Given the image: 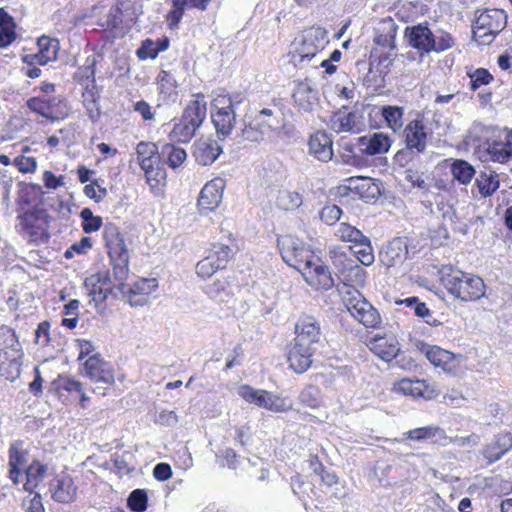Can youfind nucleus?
Segmentation results:
<instances>
[{"label":"nucleus","instance_id":"bb28decb","mask_svg":"<svg viewBox=\"0 0 512 512\" xmlns=\"http://www.w3.org/2000/svg\"><path fill=\"white\" fill-rule=\"evenodd\" d=\"M407 254L406 242L401 238H395L380 253V259L385 266L392 267L402 263L406 259Z\"/></svg>","mask_w":512,"mask_h":512},{"label":"nucleus","instance_id":"aec40b11","mask_svg":"<svg viewBox=\"0 0 512 512\" xmlns=\"http://www.w3.org/2000/svg\"><path fill=\"white\" fill-rule=\"evenodd\" d=\"M368 347L378 358L386 362L394 359L400 351L399 342L392 334L373 337L368 342Z\"/></svg>","mask_w":512,"mask_h":512},{"label":"nucleus","instance_id":"a19ab883","mask_svg":"<svg viewBox=\"0 0 512 512\" xmlns=\"http://www.w3.org/2000/svg\"><path fill=\"white\" fill-rule=\"evenodd\" d=\"M425 387L424 381L401 379L393 385V391L406 396L420 397L424 396Z\"/></svg>","mask_w":512,"mask_h":512},{"label":"nucleus","instance_id":"a878e982","mask_svg":"<svg viewBox=\"0 0 512 512\" xmlns=\"http://www.w3.org/2000/svg\"><path fill=\"white\" fill-rule=\"evenodd\" d=\"M332 144V139L326 132L318 131L309 139V151L318 160L327 162L333 156Z\"/></svg>","mask_w":512,"mask_h":512},{"label":"nucleus","instance_id":"b1692460","mask_svg":"<svg viewBox=\"0 0 512 512\" xmlns=\"http://www.w3.org/2000/svg\"><path fill=\"white\" fill-rule=\"evenodd\" d=\"M314 353V350L292 342L287 357L290 368L296 373L307 371L312 364Z\"/></svg>","mask_w":512,"mask_h":512},{"label":"nucleus","instance_id":"72a5a7b5","mask_svg":"<svg viewBox=\"0 0 512 512\" xmlns=\"http://www.w3.org/2000/svg\"><path fill=\"white\" fill-rule=\"evenodd\" d=\"M512 448V437L509 435H499L496 440L483 449V456L490 462L499 460L506 452Z\"/></svg>","mask_w":512,"mask_h":512},{"label":"nucleus","instance_id":"f03ea898","mask_svg":"<svg viewBox=\"0 0 512 512\" xmlns=\"http://www.w3.org/2000/svg\"><path fill=\"white\" fill-rule=\"evenodd\" d=\"M440 275L441 283L445 289L461 301H476L485 295V284L479 276L452 266H444Z\"/></svg>","mask_w":512,"mask_h":512},{"label":"nucleus","instance_id":"09e8293b","mask_svg":"<svg viewBox=\"0 0 512 512\" xmlns=\"http://www.w3.org/2000/svg\"><path fill=\"white\" fill-rule=\"evenodd\" d=\"M162 155L166 157L167 163L172 168L179 167L187 157L186 151L173 144H165L162 147Z\"/></svg>","mask_w":512,"mask_h":512},{"label":"nucleus","instance_id":"1a4fd4ad","mask_svg":"<svg viewBox=\"0 0 512 512\" xmlns=\"http://www.w3.org/2000/svg\"><path fill=\"white\" fill-rule=\"evenodd\" d=\"M507 16L501 9L477 11L473 25V38L480 45L490 44L506 26Z\"/></svg>","mask_w":512,"mask_h":512},{"label":"nucleus","instance_id":"052dcab7","mask_svg":"<svg viewBox=\"0 0 512 512\" xmlns=\"http://www.w3.org/2000/svg\"><path fill=\"white\" fill-rule=\"evenodd\" d=\"M220 266H218L212 258L208 255L200 260L196 265V274L202 278L211 277L216 271L220 270Z\"/></svg>","mask_w":512,"mask_h":512},{"label":"nucleus","instance_id":"2eb2a0df","mask_svg":"<svg viewBox=\"0 0 512 512\" xmlns=\"http://www.w3.org/2000/svg\"><path fill=\"white\" fill-rule=\"evenodd\" d=\"M392 145L390 137L382 132L370 133L356 139L355 146L361 154L375 156L385 154Z\"/></svg>","mask_w":512,"mask_h":512},{"label":"nucleus","instance_id":"8fccbe9b","mask_svg":"<svg viewBox=\"0 0 512 512\" xmlns=\"http://www.w3.org/2000/svg\"><path fill=\"white\" fill-rule=\"evenodd\" d=\"M335 236L343 242H350L354 245L363 239L365 235L356 227L346 222H342L336 229Z\"/></svg>","mask_w":512,"mask_h":512},{"label":"nucleus","instance_id":"3c124183","mask_svg":"<svg viewBox=\"0 0 512 512\" xmlns=\"http://www.w3.org/2000/svg\"><path fill=\"white\" fill-rule=\"evenodd\" d=\"M83 103L89 113V117L94 119L98 116V99L99 94L95 85L87 84L82 93Z\"/></svg>","mask_w":512,"mask_h":512},{"label":"nucleus","instance_id":"20e7f679","mask_svg":"<svg viewBox=\"0 0 512 512\" xmlns=\"http://www.w3.org/2000/svg\"><path fill=\"white\" fill-rule=\"evenodd\" d=\"M342 302L352 317L367 328H376L381 323L378 311L353 286L344 284L340 289Z\"/></svg>","mask_w":512,"mask_h":512},{"label":"nucleus","instance_id":"5701e85b","mask_svg":"<svg viewBox=\"0 0 512 512\" xmlns=\"http://www.w3.org/2000/svg\"><path fill=\"white\" fill-rule=\"evenodd\" d=\"M423 353L429 362L443 371L451 373L457 368L458 362L451 352L438 346L426 345L423 347Z\"/></svg>","mask_w":512,"mask_h":512},{"label":"nucleus","instance_id":"79ce46f5","mask_svg":"<svg viewBox=\"0 0 512 512\" xmlns=\"http://www.w3.org/2000/svg\"><path fill=\"white\" fill-rule=\"evenodd\" d=\"M302 202L303 199L300 193L288 189L279 190L276 198L277 206L286 211L297 209L302 205Z\"/></svg>","mask_w":512,"mask_h":512},{"label":"nucleus","instance_id":"c9c22d12","mask_svg":"<svg viewBox=\"0 0 512 512\" xmlns=\"http://www.w3.org/2000/svg\"><path fill=\"white\" fill-rule=\"evenodd\" d=\"M9 346L4 351L5 358H11L12 377H19L21 373L23 352L20 347L15 333H11L7 339Z\"/></svg>","mask_w":512,"mask_h":512},{"label":"nucleus","instance_id":"f3484780","mask_svg":"<svg viewBox=\"0 0 512 512\" xmlns=\"http://www.w3.org/2000/svg\"><path fill=\"white\" fill-rule=\"evenodd\" d=\"M404 138L407 149L423 153L428 143L427 128L421 119L410 121L404 128Z\"/></svg>","mask_w":512,"mask_h":512},{"label":"nucleus","instance_id":"c756f323","mask_svg":"<svg viewBox=\"0 0 512 512\" xmlns=\"http://www.w3.org/2000/svg\"><path fill=\"white\" fill-rule=\"evenodd\" d=\"M76 487L69 475L58 476L51 485L52 497L62 503H69L76 497Z\"/></svg>","mask_w":512,"mask_h":512},{"label":"nucleus","instance_id":"423d86ee","mask_svg":"<svg viewBox=\"0 0 512 512\" xmlns=\"http://www.w3.org/2000/svg\"><path fill=\"white\" fill-rule=\"evenodd\" d=\"M241 94L218 95L212 100V121L218 135L229 136L236 123V109L243 102Z\"/></svg>","mask_w":512,"mask_h":512},{"label":"nucleus","instance_id":"680f3d73","mask_svg":"<svg viewBox=\"0 0 512 512\" xmlns=\"http://www.w3.org/2000/svg\"><path fill=\"white\" fill-rule=\"evenodd\" d=\"M342 210L334 204L325 205L320 211V219L327 225H334L341 218Z\"/></svg>","mask_w":512,"mask_h":512},{"label":"nucleus","instance_id":"4468645a","mask_svg":"<svg viewBox=\"0 0 512 512\" xmlns=\"http://www.w3.org/2000/svg\"><path fill=\"white\" fill-rule=\"evenodd\" d=\"M87 295L97 305L103 303L112 291V281L107 271H101L87 277L84 282Z\"/></svg>","mask_w":512,"mask_h":512},{"label":"nucleus","instance_id":"4be33fe9","mask_svg":"<svg viewBox=\"0 0 512 512\" xmlns=\"http://www.w3.org/2000/svg\"><path fill=\"white\" fill-rule=\"evenodd\" d=\"M292 97L300 111L312 112L318 106V92L309 82H299Z\"/></svg>","mask_w":512,"mask_h":512},{"label":"nucleus","instance_id":"9b49d317","mask_svg":"<svg viewBox=\"0 0 512 512\" xmlns=\"http://www.w3.org/2000/svg\"><path fill=\"white\" fill-rule=\"evenodd\" d=\"M19 231L31 241L42 240L46 237L48 226L47 215L43 210H32L17 218Z\"/></svg>","mask_w":512,"mask_h":512},{"label":"nucleus","instance_id":"f257e3e1","mask_svg":"<svg viewBox=\"0 0 512 512\" xmlns=\"http://www.w3.org/2000/svg\"><path fill=\"white\" fill-rule=\"evenodd\" d=\"M277 244L283 260L297 269L308 285L314 289L332 288L334 281L328 267L299 238L283 235L278 238Z\"/></svg>","mask_w":512,"mask_h":512},{"label":"nucleus","instance_id":"bf43d9fd","mask_svg":"<svg viewBox=\"0 0 512 512\" xmlns=\"http://www.w3.org/2000/svg\"><path fill=\"white\" fill-rule=\"evenodd\" d=\"M128 506L134 512H143L147 508V495L143 490H134L128 498Z\"/></svg>","mask_w":512,"mask_h":512},{"label":"nucleus","instance_id":"f704fd0d","mask_svg":"<svg viewBox=\"0 0 512 512\" xmlns=\"http://www.w3.org/2000/svg\"><path fill=\"white\" fill-rule=\"evenodd\" d=\"M475 185L483 198L490 197L499 188L498 174L492 170L481 171L476 178Z\"/></svg>","mask_w":512,"mask_h":512},{"label":"nucleus","instance_id":"de8ad7c7","mask_svg":"<svg viewBox=\"0 0 512 512\" xmlns=\"http://www.w3.org/2000/svg\"><path fill=\"white\" fill-rule=\"evenodd\" d=\"M233 250L232 248L223 243H213L211 245V249L209 250L208 256L214 260V262L220 266V268H225L230 258L232 257Z\"/></svg>","mask_w":512,"mask_h":512},{"label":"nucleus","instance_id":"a18cd8bd","mask_svg":"<svg viewBox=\"0 0 512 512\" xmlns=\"http://www.w3.org/2000/svg\"><path fill=\"white\" fill-rule=\"evenodd\" d=\"M210 0H173L175 9L168 15V20L171 25H176L183 15V10L186 6L197 7L205 9Z\"/></svg>","mask_w":512,"mask_h":512},{"label":"nucleus","instance_id":"412c9836","mask_svg":"<svg viewBox=\"0 0 512 512\" xmlns=\"http://www.w3.org/2000/svg\"><path fill=\"white\" fill-rule=\"evenodd\" d=\"M279 121L277 118L263 119V117H255L253 121L245 124L242 129V136L245 140L258 142L264 136H268L277 128Z\"/></svg>","mask_w":512,"mask_h":512},{"label":"nucleus","instance_id":"393cba45","mask_svg":"<svg viewBox=\"0 0 512 512\" xmlns=\"http://www.w3.org/2000/svg\"><path fill=\"white\" fill-rule=\"evenodd\" d=\"M157 288L158 282L155 278H142L136 281L129 289L128 299L131 306L144 305Z\"/></svg>","mask_w":512,"mask_h":512},{"label":"nucleus","instance_id":"5fc2aeb1","mask_svg":"<svg viewBox=\"0 0 512 512\" xmlns=\"http://www.w3.org/2000/svg\"><path fill=\"white\" fill-rule=\"evenodd\" d=\"M361 198L366 201L376 198L380 194L379 186L370 178H361L360 183L355 186Z\"/></svg>","mask_w":512,"mask_h":512},{"label":"nucleus","instance_id":"e2e57ef3","mask_svg":"<svg viewBox=\"0 0 512 512\" xmlns=\"http://www.w3.org/2000/svg\"><path fill=\"white\" fill-rule=\"evenodd\" d=\"M450 443L457 445L458 447H475L479 444L480 439L477 434L471 433L465 437H448L447 439Z\"/></svg>","mask_w":512,"mask_h":512},{"label":"nucleus","instance_id":"7ed1b4c3","mask_svg":"<svg viewBox=\"0 0 512 512\" xmlns=\"http://www.w3.org/2000/svg\"><path fill=\"white\" fill-rule=\"evenodd\" d=\"M405 36L409 45L421 53H441L455 45V39L450 33L440 29L433 32L428 23L407 27Z\"/></svg>","mask_w":512,"mask_h":512},{"label":"nucleus","instance_id":"0e129e2a","mask_svg":"<svg viewBox=\"0 0 512 512\" xmlns=\"http://www.w3.org/2000/svg\"><path fill=\"white\" fill-rule=\"evenodd\" d=\"M50 323L48 321L41 322L35 332V342L38 345L46 346L50 342Z\"/></svg>","mask_w":512,"mask_h":512},{"label":"nucleus","instance_id":"ea45409f","mask_svg":"<svg viewBox=\"0 0 512 512\" xmlns=\"http://www.w3.org/2000/svg\"><path fill=\"white\" fill-rule=\"evenodd\" d=\"M197 129L198 127L192 124L191 120L187 121L181 117L179 122L174 125L169 137L171 140L187 143L193 138Z\"/></svg>","mask_w":512,"mask_h":512},{"label":"nucleus","instance_id":"ddd939ff","mask_svg":"<svg viewBox=\"0 0 512 512\" xmlns=\"http://www.w3.org/2000/svg\"><path fill=\"white\" fill-rule=\"evenodd\" d=\"M490 159L499 163L512 160V130H497L487 142Z\"/></svg>","mask_w":512,"mask_h":512},{"label":"nucleus","instance_id":"864d4df0","mask_svg":"<svg viewBox=\"0 0 512 512\" xmlns=\"http://www.w3.org/2000/svg\"><path fill=\"white\" fill-rule=\"evenodd\" d=\"M299 401L311 409L319 408L322 404L320 390L312 385L305 387L299 395Z\"/></svg>","mask_w":512,"mask_h":512},{"label":"nucleus","instance_id":"c03bdc74","mask_svg":"<svg viewBox=\"0 0 512 512\" xmlns=\"http://www.w3.org/2000/svg\"><path fill=\"white\" fill-rule=\"evenodd\" d=\"M15 39L12 18L0 8V47H6Z\"/></svg>","mask_w":512,"mask_h":512},{"label":"nucleus","instance_id":"0eeeda50","mask_svg":"<svg viewBox=\"0 0 512 512\" xmlns=\"http://www.w3.org/2000/svg\"><path fill=\"white\" fill-rule=\"evenodd\" d=\"M237 394L246 403L275 413L286 412L293 407V402L289 397L257 389L248 384L240 385L237 388Z\"/></svg>","mask_w":512,"mask_h":512},{"label":"nucleus","instance_id":"58836bf2","mask_svg":"<svg viewBox=\"0 0 512 512\" xmlns=\"http://www.w3.org/2000/svg\"><path fill=\"white\" fill-rule=\"evenodd\" d=\"M350 249L361 264L370 266L374 263V251L368 237L364 236L358 243L351 245Z\"/></svg>","mask_w":512,"mask_h":512},{"label":"nucleus","instance_id":"9d476101","mask_svg":"<svg viewBox=\"0 0 512 512\" xmlns=\"http://www.w3.org/2000/svg\"><path fill=\"white\" fill-rule=\"evenodd\" d=\"M329 43L328 33L321 27H311L304 30L295 40V54L299 57V62H309L316 58L326 45Z\"/></svg>","mask_w":512,"mask_h":512},{"label":"nucleus","instance_id":"338daca9","mask_svg":"<svg viewBox=\"0 0 512 512\" xmlns=\"http://www.w3.org/2000/svg\"><path fill=\"white\" fill-rule=\"evenodd\" d=\"M76 346L79 349L78 360L82 361L84 358H89L91 355L97 354L95 352V346L89 340L77 339Z\"/></svg>","mask_w":512,"mask_h":512},{"label":"nucleus","instance_id":"39448f33","mask_svg":"<svg viewBox=\"0 0 512 512\" xmlns=\"http://www.w3.org/2000/svg\"><path fill=\"white\" fill-rule=\"evenodd\" d=\"M104 240L108 249V254L113 264V274L121 288L123 281L129 274V252L119 229L113 225H106L104 228Z\"/></svg>","mask_w":512,"mask_h":512},{"label":"nucleus","instance_id":"473e14b6","mask_svg":"<svg viewBox=\"0 0 512 512\" xmlns=\"http://www.w3.org/2000/svg\"><path fill=\"white\" fill-rule=\"evenodd\" d=\"M405 438L413 441H426L432 440L435 443L447 441L448 436L445 431L439 426H425L419 427L404 433Z\"/></svg>","mask_w":512,"mask_h":512},{"label":"nucleus","instance_id":"13d9d810","mask_svg":"<svg viewBox=\"0 0 512 512\" xmlns=\"http://www.w3.org/2000/svg\"><path fill=\"white\" fill-rule=\"evenodd\" d=\"M229 285L225 280H216L213 283L206 286L205 291L209 297L224 301L225 296L228 295L227 289Z\"/></svg>","mask_w":512,"mask_h":512},{"label":"nucleus","instance_id":"4d7b16f0","mask_svg":"<svg viewBox=\"0 0 512 512\" xmlns=\"http://www.w3.org/2000/svg\"><path fill=\"white\" fill-rule=\"evenodd\" d=\"M468 76L471 80V89L474 91L483 85H488L493 80V76L484 68H478L472 72H468Z\"/></svg>","mask_w":512,"mask_h":512},{"label":"nucleus","instance_id":"774afa93","mask_svg":"<svg viewBox=\"0 0 512 512\" xmlns=\"http://www.w3.org/2000/svg\"><path fill=\"white\" fill-rule=\"evenodd\" d=\"M84 193L87 197L99 202L106 197L107 190L105 188L100 187L96 183H91V184H87L84 187Z\"/></svg>","mask_w":512,"mask_h":512},{"label":"nucleus","instance_id":"6e6d98bb","mask_svg":"<svg viewBox=\"0 0 512 512\" xmlns=\"http://www.w3.org/2000/svg\"><path fill=\"white\" fill-rule=\"evenodd\" d=\"M82 219V228L86 233H92L100 229L102 219L94 216L89 208H84L80 213Z\"/></svg>","mask_w":512,"mask_h":512},{"label":"nucleus","instance_id":"7c9ffc66","mask_svg":"<svg viewBox=\"0 0 512 512\" xmlns=\"http://www.w3.org/2000/svg\"><path fill=\"white\" fill-rule=\"evenodd\" d=\"M27 461V452L24 448L23 441L17 440L11 443L9 448V478L14 484L19 483L20 471L19 467Z\"/></svg>","mask_w":512,"mask_h":512},{"label":"nucleus","instance_id":"cd10ccee","mask_svg":"<svg viewBox=\"0 0 512 512\" xmlns=\"http://www.w3.org/2000/svg\"><path fill=\"white\" fill-rule=\"evenodd\" d=\"M222 153V147L217 140L205 139L196 144L194 156L196 161L204 166L211 165Z\"/></svg>","mask_w":512,"mask_h":512},{"label":"nucleus","instance_id":"4c0bfd02","mask_svg":"<svg viewBox=\"0 0 512 512\" xmlns=\"http://www.w3.org/2000/svg\"><path fill=\"white\" fill-rule=\"evenodd\" d=\"M381 115L384 118L388 128L393 132H398L402 129L404 124V109L399 106H383L381 108Z\"/></svg>","mask_w":512,"mask_h":512},{"label":"nucleus","instance_id":"69168bd1","mask_svg":"<svg viewBox=\"0 0 512 512\" xmlns=\"http://www.w3.org/2000/svg\"><path fill=\"white\" fill-rule=\"evenodd\" d=\"M15 165L23 173H32L36 170L37 162L34 157L22 155L15 158Z\"/></svg>","mask_w":512,"mask_h":512},{"label":"nucleus","instance_id":"a211bd4d","mask_svg":"<svg viewBox=\"0 0 512 512\" xmlns=\"http://www.w3.org/2000/svg\"><path fill=\"white\" fill-rule=\"evenodd\" d=\"M83 370L94 382H101L104 384H112L114 382V374L111 366L104 362L99 354L91 355L83 364Z\"/></svg>","mask_w":512,"mask_h":512},{"label":"nucleus","instance_id":"c85d7f7f","mask_svg":"<svg viewBox=\"0 0 512 512\" xmlns=\"http://www.w3.org/2000/svg\"><path fill=\"white\" fill-rule=\"evenodd\" d=\"M38 52L34 55L25 56L24 60L32 57L38 64L45 65L57 58L59 41L47 36H42L37 42Z\"/></svg>","mask_w":512,"mask_h":512},{"label":"nucleus","instance_id":"f8f14e48","mask_svg":"<svg viewBox=\"0 0 512 512\" xmlns=\"http://www.w3.org/2000/svg\"><path fill=\"white\" fill-rule=\"evenodd\" d=\"M321 339L320 323L312 316H302L295 325V338L293 343L316 351Z\"/></svg>","mask_w":512,"mask_h":512},{"label":"nucleus","instance_id":"49530a36","mask_svg":"<svg viewBox=\"0 0 512 512\" xmlns=\"http://www.w3.org/2000/svg\"><path fill=\"white\" fill-rule=\"evenodd\" d=\"M453 178L461 184H468L475 175L474 167L464 160H455L451 165Z\"/></svg>","mask_w":512,"mask_h":512},{"label":"nucleus","instance_id":"e433bc0d","mask_svg":"<svg viewBox=\"0 0 512 512\" xmlns=\"http://www.w3.org/2000/svg\"><path fill=\"white\" fill-rule=\"evenodd\" d=\"M46 472L47 467L44 464L38 461L32 462L26 469L24 489L29 492L34 491L45 478Z\"/></svg>","mask_w":512,"mask_h":512},{"label":"nucleus","instance_id":"2f4dec72","mask_svg":"<svg viewBox=\"0 0 512 512\" xmlns=\"http://www.w3.org/2000/svg\"><path fill=\"white\" fill-rule=\"evenodd\" d=\"M206 106L207 102L205 100L204 95H193V99L190 100L189 103L187 104L183 112L182 118L186 119L187 121L191 120V123L199 128L206 117Z\"/></svg>","mask_w":512,"mask_h":512},{"label":"nucleus","instance_id":"37998d69","mask_svg":"<svg viewBox=\"0 0 512 512\" xmlns=\"http://www.w3.org/2000/svg\"><path fill=\"white\" fill-rule=\"evenodd\" d=\"M97 63V57L95 54L88 56L85 59L84 64L75 73V78L85 86L95 85V66Z\"/></svg>","mask_w":512,"mask_h":512},{"label":"nucleus","instance_id":"603ef678","mask_svg":"<svg viewBox=\"0 0 512 512\" xmlns=\"http://www.w3.org/2000/svg\"><path fill=\"white\" fill-rule=\"evenodd\" d=\"M168 47V41L153 42L152 40H145L142 46L138 49L137 55L140 59H154L158 53L166 50Z\"/></svg>","mask_w":512,"mask_h":512},{"label":"nucleus","instance_id":"6ab92c4d","mask_svg":"<svg viewBox=\"0 0 512 512\" xmlns=\"http://www.w3.org/2000/svg\"><path fill=\"white\" fill-rule=\"evenodd\" d=\"M328 126L336 133H358L364 124L356 113L339 110L331 115Z\"/></svg>","mask_w":512,"mask_h":512},{"label":"nucleus","instance_id":"dca6fc26","mask_svg":"<svg viewBox=\"0 0 512 512\" xmlns=\"http://www.w3.org/2000/svg\"><path fill=\"white\" fill-rule=\"evenodd\" d=\"M224 188L225 180L223 178L216 177L207 182L198 198L199 208L206 211L215 210L222 202Z\"/></svg>","mask_w":512,"mask_h":512},{"label":"nucleus","instance_id":"6e6552de","mask_svg":"<svg viewBox=\"0 0 512 512\" xmlns=\"http://www.w3.org/2000/svg\"><path fill=\"white\" fill-rule=\"evenodd\" d=\"M136 160L145 173L152 190H158L165 181V171L160 167L158 147L153 142L141 141L136 146Z\"/></svg>","mask_w":512,"mask_h":512}]
</instances>
